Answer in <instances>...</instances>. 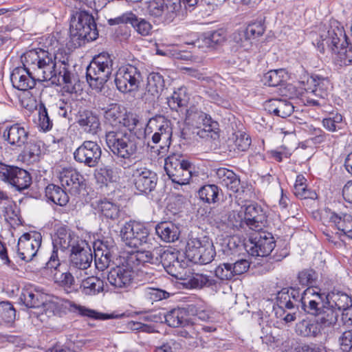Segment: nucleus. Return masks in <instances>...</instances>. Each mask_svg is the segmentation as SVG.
<instances>
[{"mask_svg": "<svg viewBox=\"0 0 352 352\" xmlns=\"http://www.w3.org/2000/svg\"><path fill=\"white\" fill-rule=\"evenodd\" d=\"M339 342L342 352L352 351V330L344 331L340 337Z\"/></svg>", "mask_w": 352, "mask_h": 352, "instance_id": "774afa93", "label": "nucleus"}, {"mask_svg": "<svg viewBox=\"0 0 352 352\" xmlns=\"http://www.w3.org/2000/svg\"><path fill=\"white\" fill-rule=\"evenodd\" d=\"M169 296L168 292L158 288L146 287L143 290V297L152 302L166 299Z\"/></svg>", "mask_w": 352, "mask_h": 352, "instance_id": "4d7b16f0", "label": "nucleus"}, {"mask_svg": "<svg viewBox=\"0 0 352 352\" xmlns=\"http://www.w3.org/2000/svg\"><path fill=\"white\" fill-rule=\"evenodd\" d=\"M186 91L185 87H180L168 98L167 103L171 109L177 111L178 108L186 106L188 100Z\"/></svg>", "mask_w": 352, "mask_h": 352, "instance_id": "3c124183", "label": "nucleus"}, {"mask_svg": "<svg viewBox=\"0 0 352 352\" xmlns=\"http://www.w3.org/2000/svg\"><path fill=\"white\" fill-rule=\"evenodd\" d=\"M145 133L147 135L153 134L152 142L157 144L162 141L164 146H169L172 137V128L170 122L164 116L157 115L149 119Z\"/></svg>", "mask_w": 352, "mask_h": 352, "instance_id": "ddd939ff", "label": "nucleus"}, {"mask_svg": "<svg viewBox=\"0 0 352 352\" xmlns=\"http://www.w3.org/2000/svg\"><path fill=\"white\" fill-rule=\"evenodd\" d=\"M334 62L340 65H349L352 63V48L347 45H340L338 49L332 48Z\"/></svg>", "mask_w": 352, "mask_h": 352, "instance_id": "a18cd8bd", "label": "nucleus"}, {"mask_svg": "<svg viewBox=\"0 0 352 352\" xmlns=\"http://www.w3.org/2000/svg\"><path fill=\"white\" fill-rule=\"evenodd\" d=\"M43 306L45 314L48 316H60L65 313L67 309L72 311H78V313L83 316H87L91 318L99 320H107L110 318L109 315L103 314L96 311L94 309H88L84 306L75 304L74 302L53 297L51 299L46 300L43 298Z\"/></svg>", "mask_w": 352, "mask_h": 352, "instance_id": "0eeeda50", "label": "nucleus"}, {"mask_svg": "<svg viewBox=\"0 0 352 352\" xmlns=\"http://www.w3.org/2000/svg\"><path fill=\"white\" fill-rule=\"evenodd\" d=\"M5 220L11 225H19L21 223L19 210L16 204L11 198L3 204L1 208Z\"/></svg>", "mask_w": 352, "mask_h": 352, "instance_id": "79ce46f5", "label": "nucleus"}, {"mask_svg": "<svg viewBox=\"0 0 352 352\" xmlns=\"http://www.w3.org/2000/svg\"><path fill=\"white\" fill-rule=\"evenodd\" d=\"M76 122L85 133L96 135L101 130L99 117L88 110L80 111L76 117Z\"/></svg>", "mask_w": 352, "mask_h": 352, "instance_id": "b1692460", "label": "nucleus"}, {"mask_svg": "<svg viewBox=\"0 0 352 352\" xmlns=\"http://www.w3.org/2000/svg\"><path fill=\"white\" fill-rule=\"evenodd\" d=\"M46 295L38 287L28 285L23 288L19 299L28 308H38L43 304Z\"/></svg>", "mask_w": 352, "mask_h": 352, "instance_id": "a878e982", "label": "nucleus"}, {"mask_svg": "<svg viewBox=\"0 0 352 352\" xmlns=\"http://www.w3.org/2000/svg\"><path fill=\"white\" fill-rule=\"evenodd\" d=\"M41 142H30L23 151V160L28 164L38 162L41 155Z\"/></svg>", "mask_w": 352, "mask_h": 352, "instance_id": "c03bdc74", "label": "nucleus"}, {"mask_svg": "<svg viewBox=\"0 0 352 352\" xmlns=\"http://www.w3.org/2000/svg\"><path fill=\"white\" fill-rule=\"evenodd\" d=\"M215 276L221 280H231L234 277L232 270V264L223 263L219 265L214 270Z\"/></svg>", "mask_w": 352, "mask_h": 352, "instance_id": "680f3d73", "label": "nucleus"}, {"mask_svg": "<svg viewBox=\"0 0 352 352\" xmlns=\"http://www.w3.org/2000/svg\"><path fill=\"white\" fill-rule=\"evenodd\" d=\"M97 209L107 219H116L120 214L119 206L116 203L107 199L100 200L98 202Z\"/></svg>", "mask_w": 352, "mask_h": 352, "instance_id": "37998d69", "label": "nucleus"}, {"mask_svg": "<svg viewBox=\"0 0 352 352\" xmlns=\"http://www.w3.org/2000/svg\"><path fill=\"white\" fill-rule=\"evenodd\" d=\"M329 221L340 232V236H345L349 239H352V216L349 214H342L339 215L334 212L329 214Z\"/></svg>", "mask_w": 352, "mask_h": 352, "instance_id": "c85d7f7f", "label": "nucleus"}, {"mask_svg": "<svg viewBox=\"0 0 352 352\" xmlns=\"http://www.w3.org/2000/svg\"><path fill=\"white\" fill-rule=\"evenodd\" d=\"M188 284L192 288H202L214 286L217 284V281L210 276L196 274L189 279Z\"/></svg>", "mask_w": 352, "mask_h": 352, "instance_id": "5fc2aeb1", "label": "nucleus"}, {"mask_svg": "<svg viewBox=\"0 0 352 352\" xmlns=\"http://www.w3.org/2000/svg\"><path fill=\"white\" fill-rule=\"evenodd\" d=\"M16 311L13 305L8 301L0 302V316L6 322L15 319Z\"/></svg>", "mask_w": 352, "mask_h": 352, "instance_id": "0e129e2a", "label": "nucleus"}, {"mask_svg": "<svg viewBox=\"0 0 352 352\" xmlns=\"http://www.w3.org/2000/svg\"><path fill=\"white\" fill-rule=\"evenodd\" d=\"M217 178L220 184L226 187L232 192H238L240 189V179L232 171L226 168H219L216 172Z\"/></svg>", "mask_w": 352, "mask_h": 352, "instance_id": "2f4dec72", "label": "nucleus"}, {"mask_svg": "<svg viewBox=\"0 0 352 352\" xmlns=\"http://www.w3.org/2000/svg\"><path fill=\"white\" fill-rule=\"evenodd\" d=\"M203 118H206V113L195 108H190L186 111V121L197 128H201V122L203 120Z\"/></svg>", "mask_w": 352, "mask_h": 352, "instance_id": "e2e57ef3", "label": "nucleus"}, {"mask_svg": "<svg viewBox=\"0 0 352 352\" xmlns=\"http://www.w3.org/2000/svg\"><path fill=\"white\" fill-rule=\"evenodd\" d=\"M165 87L162 75L153 72L148 76L146 92L153 98H158Z\"/></svg>", "mask_w": 352, "mask_h": 352, "instance_id": "e433bc0d", "label": "nucleus"}, {"mask_svg": "<svg viewBox=\"0 0 352 352\" xmlns=\"http://www.w3.org/2000/svg\"><path fill=\"white\" fill-rule=\"evenodd\" d=\"M101 155V148L96 142L86 140L76 149L74 157L76 162L94 168L99 164Z\"/></svg>", "mask_w": 352, "mask_h": 352, "instance_id": "dca6fc26", "label": "nucleus"}, {"mask_svg": "<svg viewBox=\"0 0 352 352\" xmlns=\"http://www.w3.org/2000/svg\"><path fill=\"white\" fill-rule=\"evenodd\" d=\"M317 322L320 324V327H330L336 324L339 316L338 311L333 308L332 306H324L323 305L318 309V313L315 314Z\"/></svg>", "mask_w": 352, "mask_h": 352, "instance_id": "473e14b6", "label": "nucleus"}, {"mask_svg": "<svg viewBox=\"0 0 352 352\" xmlns=\"http://www.w3.org/2000/svg\"><path fill=\"white\" fill-rule=\"evenodd\" d=\"M80 289L85 295L95 296L104 290V282L96 276H89L82 280Z\"/></svg>", "mask_w": 352, "mask_h": 352, "instance_id": "c9c22d12", "label": "nucleus"}, {"mask_svg": "<svg viewBox=\"0 0 352 352\" xmlns=\"http://www.w3.org/2000/svg\"><path fill=\"white\" fill-rule=\"evenodd\" d=\"M134 272L132 268L126 265L116 266L107 274V280L115 289H126L132 283Z\"/></svg>", "mask_w": 352, "mask_h": 352, "instance_id": "6ab92c4d", "label": "nucleus"}, {"mask_svg": "<svg viewBox=\"0 0 352 352\" xmlns=\"http://www.w3.org/2000/svg\"><path fill=\"white\" fill-rule=\"evenodd\" d=\"M326 298L333 303L338 309L340 310L352 304L351 298L346 294L342 292H332L329 294Z\"/></svg>", "mask_w": 352, "mask_h": 352, "instance_id": "6e6d98bb", "label": "nucleus"}, {"mask_svg": "<svg viewBox=\"0 0 352 352\" xmlns=\"http://www.w3.org/2000/svg\"><path fill=\"white\" fill-rule=\"evenodd\" d=\"M86 241L80 239L71 229L66 226H60L57 228L52 240L53 251L47 263L48 268L56 269L60 265L58 251L62 252H72L78 246L84 245Z\"/></svg>", "mask_w": 352, "mask_h": 352, "instance_id": "20e7f679", "label": "nucleus"}, {"mask_svg": "<svg viewBox=\"0 0 352 352\" xmlns=\"http://www.w3.org/2000/svg\"><path fill=\"white\" fill-rule=\"evenodd\" d=\"M148 14L154 18H160L166 23L173 22L182 15L180 0H149L146 3Z\"/></svg>", "mask_w": 352, "mask_h": 352, "instance_id": "9d476101", "label": "nucleus"}, {"mask_svg": "<svg viewBox=\"0 0 352 352\" xmlns=\"http://www.w3.org/2000/svg\"><path fill=\"white\" fill-rule=\"evenodd\" d=\"M0 180L11 184L19 190L28 188L32 182L28 171L2 162H0Z\"/></svg>", "mask_w": 352, "mask_h": 352, "instance_id": "4468645a", "label": "nucleus"}, {"mask_svg": "<svg viewBox=\"0 0 352 352\" xmlns=\"http://www.w3.org/2000/svg\"><path fill=\"white\" fill-rule=\"evenodd\" d=\"M320 38L328 45H331V48L338 49L340 45H347L343 28L339 26L337 22L332 23L327 32L320 35Z\"/></svg>", "mask_w": 352, "mask_h": 352, "instance_id": "bb28decb", "label": "nucleus"}, {"mask_svg": "<svg viewBox=\"0 0 352 352\" xmlns=\"http://www.w3.org/2000/svg\"><path fill=\"white\" fill-rule=\"evenodd\" d=\"M215 256V250L212 242L208 238L204 237L203 246L192 261L200 264L210 263Z\"/></svg>", "mask_w": 352, "mask_h": 352, "instance_id": "4c0bfd02", "label": "nucleus"}, {"mask_svg": "<svg viewBox=\"0 0 352 352\" xmlns=\"http://www.w3.org/2000/svg\"><path fill=\"white\" fill-rule=\"evenodd\" d=\"M321 329L320 324L317 322V319L316 322L304 320L296 326L297 333L305 337H315L320 333Z\"/></svg>", "mask_w": 352, "mask_h": 352, "instance_id": "de8ad7c7", "label": "nucleus"}, {"mask_svg": "<svg viewBox=\"0 0 352 352\" xmlns=\"http://www.w3.org/2000/svg\"><path fill=\"white\" fill-rule=\"evenodd\" d=\"M142 81L139 69L132 65L121 66L116 74L115 83L117 89L122 93L137 91Z\"/></svg>", "mask_w": 352, "mask_h": 352, "instance_id": "9b49d317", "label": "nucleus"}, {"mask_svg": "<svg viewBox=\"0 0 352 352\" xmlns=\"http://www.w3.org/2000/svg\"><path fill=\"white\" fill-rule=\"evenodd\" d=\"M197 135L202 138H215L217 136L216 129L217 123L214 122L211 117L206 113V118H203L201 122V128H199Z\"/></svg>", "mask_w": 352, "mask_h": 352, "instance_id": "49530a36", "label": "nucleus"}, {"mask_svg": "<svg viewBox=\"0 0 352 352\" xmlns=\"http://www.w3.org/2000/svg\"><path fill=\"white\" fill-rule=\"evenodd\" d=\"M246 35L250 36L252 40L256 37L263 35L265 32V27L261 21L251 23L248 25L245 30H243Z\"/></svg>", "mask_w": 352, "mask_h": 352, "instance_id": "338daca9", "label": "nucleus"}, {"mask_svg": "<svg viewBox=\"0 0 352 352\" xmlns=\"http://www.w3.org/2000/svg\"><path fill=\"white\" fill-rule=\"evenodd\" d=\"M39 51L52 53L50 52L49 48L46 50L40 48L35 50H30L25 53L23 56V67L15 68L10 76V80L14 88L25 91L34 88L36 85V80L38 81H43V80L39 79V76L37 74V66L34 65H28L25 62L26 54L32 52H38ZM56 52H54V53Z\"/></svg>", "mask_w": 352, "mask_h": 352, "instance_id": "6e6552de", "label": "nucleus"}, {"mask_svg": "<svg viewBox=\"0 0 352 352\" xmlns=\"http://www.w3.org/2000/svg\"><path fill=\"white\" fill-rule=\"evenodd\" d=\"M120 236L127 246L138 248L148 242L149 230L144 223L131 221L121 228Z\"/></svg>", "mask_w": 352, "mask_h": 352, "instance_id": "f8f14e48", "label": "nucleus"}, {"mask_svg": "<svg viewBox=\"0 0 352 352\" xmlns=\"http://www.w3.org/2000/svg\"><path fill=\"white\" fill-rule=\"evenodd\" d=\"M59 179L65 190L74 195L79 194L80 188L84 186L83 176L72 168H63Z\"/></svg>", "mask_w": 352, "mask_h": 352, "instance_id": "412c9836", "label": "nucleus"}, {"mask_svg": "<svg viewBox=\"0 0 352 352\" xmlns=\"http://www.w3.org/2000/svg\"><path fill=\"white\" fill-rule=\"evenodd\" d=\"M54 280L67 293H71L76 289L75 279L70 272L56 273Z\"/></svg>", "mask_w": 352, "mask_h": 352, "instance_id": "09e8293b", "label": "nucleus"}, {"mask_svg": "<svg viewBox=\"0 0 352 352\" xmlns=\"http://www.w3.org/2000/svg\"><path fill=\"white\" fill-rule=\"evenodd\" d=\"M204 238L190 237L187 242L186 248V256L192 261L197 254L203 246Z\"/></svg>", "mask_w": 352, "mask_h": 352, "instance_id": "bf43d9fd", "label": "nucleus"}, {"mask_svg": "<svg viewBox=\"0 0 352 352\" xmlns=\"http://www.w3.org/2000/svg\"><path fill=\"white\" fill-rule=\"evenodd\" d=\"M253 42L250 36L246 35L243 30L233 33L232 36V52L236 54L240 59L247 57L253 50Z\"/></svg>", "mask_w": 352, "mask_h": 352, "instance_id": "393cba45", "label": "nucleus"}, {"mask_svg": "<svg viewBox=\"0 0 352 352\" xmlns=\"http://www.w3.org/2000/svg\"><path fill=\"white\" fill-rule=\"evenodd\" d=\"M324 294H320L317 288L308 287L302 293L299 289L291 287L287 291L278 292L276 297V305L281 309H301L306 313L314 315L322 305Z\"/></svg>", "mask_w": 352, "mask_h": 352, "instance_id": "f03ea898", "label": "nucleus"}, {"mask_svg": "<svg viewBox=\"0 0 352 352\" xmlns=\"http://www.w3.org/2000/svg\"><path fill=\"white\" fill-rule=\"evenodd\" d=\"M93 256L91 250L87 242L84 245L78 246L70 252L69 255V269L78 270L80 272H84L85 274L87 273L86 270L91 266L92 263Z\"/></svg>", "mask_w": 352, "mask_h": 352, "instance_id": "aec40b11", "label": "nucleus"}, {"mask_svg": "<svg viewBox=\"0 0 352 352\" xmlns=\"http://www.w3.org/2000/svg\"><path fill=\"white\" fill-rule=\"evenodd\" d=\"M228 224L233 228L239 230L246 226V219L244 218V214L242 208L240 211L232 210L230 212L228 218Z\"/></svg>", "mask_w": 352, "mask_h": 352, "instance_id": "052dcab7", "label": "nucleus"}, {"mask_svg": "<svg viewBox=\"0 0 352 352\" xmlns=\"http://www.w3.org/2000/svg\"><path fill=\"white\" fill-rule=\"evenodd\" d=\"M106 143L111 151L123 159H131L138 152L139 139L132 132L116 129L106 133Z\"/></svg>", "mask_w": 352, "mask_h": 352, "instance_id": "7ed1b4c3", "label": "nucleus"}, {"mask_svg": "<svg viewBox=\"0 0 352 352\" xmlns=\"http://www.w3.org/2000/svg\"><path fill=\"white\" fill-rule=\"evenodd\" d=\"M28 136V129L19 123L6 126L3 133L4 140L14 147L23 146L27 142Z\"/></svg>", "mask_w": 352, "mask_h": 352, "instance_id": "5701e85b", "label": "nucleus"}, {"mask_svg": "<svg viewBox=\"0 0 352 352\" xmlns=\"http://www.w3.org/2000/svg\"><path fill=\"white\" fill-rule=\"evenodd\" d=\"M45 196L49 201L61 206H65L69 201L65 190L54 184H49L45 188Z\"/></svg>", "mask_w": 352, "mask_h": 352, "instance_id": "58836bf2", "label": "nucleus"}, {"mask_svg": "<svg viewBox=\"0 0 352 352\" xmlns=\"http://www.w3.org/2000/svg\"><path fill=\"white\" fill-rule=\"evenodd\" d=\"M113 70V59L107 53L96 56L87 68V79L89 85L101 91L109 79Z\"/></svg>", "mask_w": 352, "mask_h": 352, "instance_id": "423d86ee", "label": "nucleus"}, {"mask_svg": "<svg viewBox=\"0 0 352 352\" xmlns=\"http://www.w3.org/2000/svg\"><path fill=\"white\" fill-rule=\"evenodd\" d=\"M287 78V73L285 69H273L267 72L263 75L262 81L265 85L276 87L286 82Z\"/></svg>", "mask_w": 352, "mask_h": 352, "instance_id": "a19ab883", "label": "nucleus"}, {"mask_svg": "<svg viewBox=\"0 0 352 352\" xmlns=\"http://www.w3.org/2000/svg\"><path fill=\"white\" fill-rule=\"evenodd\" d=\"M69 34L75 45H80L85 41H92L98 38V31L94 16L82 11L71 21Z\"/></svg>", "mask_w": 352, "mask_h": 352, "instance_id": "39448f33", "label": "nucleus"}, {"mask_svg": "<svg viewBox=\"0 0 352 352\" xmlns=\"http://www.w3.org/2000/svg\"><path fill=\"white\" fill-rule=\"evenodd\" d=\"M244 218L246 219V226L253 230H259L262 228L265 216L262 208L257 204H250L244 209L242 208Z\"/></svg>", "mask_w": 352, "mask_h": 352, "instance_id": "cd10ccee", "label": "nucleus"}, {"mask_svg": "<svg viewBox=\"0 0 352 352\" xmlns=\"http://www.w3.org/2000/svg\"><path fill=\"white\" fill-rule=\"evenodd\" d=\"M111 21H113V24L129 23L139 34L144 36L151 33L152 25L146 19L138 17L132 12H126Z\"/></svg>", "mask_w": 352, "mask_h": 352, "instance_id": "4be33fe9", "label": "nucleus"}, {"mask_svg": "<svg viewBox=\"0 0 352 352\" xmlns=\"http://www.w3.org/2000/svg\"><path fill=\"white\" fill-rule=\"evenodd\" d=\"M156 233L165 242H174L179 239V229L172 222H162L155 228Z\"/></svg>", "mask_w": 352, "mask_h": 352, "instance_id": "72a5a7b5", "label": "nucleus"}, {"mask_svg": "<svg viewBox=\"0 0 352 352\" xmlns=\"http://www.w3.org/2000/svg\"><path fill=\"white\" fill-rule=\"evenodd\" d=\"M28 65H36L39 79L46 80L51 85H60L65 84L64 89L69 92V96H65L60 100V105H64L70 116L77 108L78 101L74 98L75 87L72 86V74L69 71V55L65 51L58 50L56 53L39 51L32 52L25 55Z\"/></svg>", "mask_w": 352, "mask_h": 352, "instance_id": "f257e3e1", "label": "nucleus"}, {"mask_svg": "<svg viewBox=\"0 0 352 352\" xmlns=\"http://www.w3.org/2000/svg\"><path fill=\"white\" fill-rule=\"evenodd\" d=\"M124 116V111L120 107L116 104L110 105L104 113V118L113 126L120 127L121 119Z\"/></svg>", "mask_w": 352, "mask_h": 352, "instance_id": "603ef678", "label": "nucleus"}, {"mask_svg": "<svg viewBox=\"0 0 352 352\" xmlns=\"http://www.w3.org/2000/svg\"><path fill=\"white\" fill-rule=\"evenodd\" d=\"M265 108L270 113H274L281 118H286L292 113L294 107L289 101L274 98L267 101Z\"/></svg>", "mask_w": 352, "mask_h": 352, "instance_id": "c756f323", "label": "nucleus"}, {"mask_svg": "<svg viewBox=\"0 0 352 352\" xmlns=\"http://www.w3.org/2000/svg\"><path fill=\"white\" fill-rule=\"evenodd\" d=\"M95 177L98 184L105 186L110 182H116L117 179L114 170L109 167L100 168L95 174Z\"/></svg>", "mask_w": 352, "mask_h": 352, "instance_id": "13d9d810", "label": "nucleus"}, {"mask_svg": "<svg viewBox=\"0 0 352 352\" xmlns=\"http://www.w3.org/2000/svg\"><path fill=\"white\" fill-rule=\"evenodd\" d=\"M131 177L135 188L144 193L154 190L157 182L155 173L140 165L132 168Z\"/></svg>", "mask_w": 352, "mask_h": 352, "instance_id": "f3484780", "label": "nucleus"}, {"mask_svg": "<svg viewBox=\"0 0 352 352\" xmlns=\"http://www.w3.org/2000/svg\"><path fill=\"white\" fill-rule=\"evenodd\" d=\"M251 144V139L249 135L244 132L237 131L233 133L229 140L228 146L230 151H233L239 154L248 151Z\"/></svg>", "mask_w": 352, "mask_h": 352, "instance_id": "f704fd0d", "label": "nucleus"}, {"mask_svg": "<svg viewBox=\"0 0 352 352\" xmlns=\"http://www.w3.org/2000/svg\"><path fill=\"white\" fill-rule=\"evenodd\" d=\"M294 193L300 199H314L316 196L315 192L307 189L306 179L302 175H298L296 177L294 186Z\"/></svg>", "mask_w": 352, "mask_h": 352, "instance_id": "8fccbe9b", "label": "nucleus"}, {"mask_svg": "<svg viewBox=\"0 0 352 352\" xmlns=\"http://www.w3.org/2000/svg\"><path fill=\"white\" fill-rule=\"evenodd\" d=\"M159 254H160V248H155L152 252L150 251H136L129 257V262L134 266H139L146 263L157 265L159 264Z\"/></svg>", "mask_w": 352, "mask_h": 352, "instance_id": "7c9ffc66", "label": "nucleus"}, {"mask_svg": "<svg viewBox=\"0 0 352 352\" xmlns=\"http://www.w3.org/2000/svg\"><path fill=\"white\" fill-rule=\"evenodd\" d=\"M219 189L214 184H208L202 186L198 193L199 198L206 203H215L218 200Z\"/></svg>", "mask_w": 352, "mask_h": 352, "instance_id": "864d4df0", "label": "nucleus"}, {"mask_svg": "<svg viewBox=\"0 0 352 352\" xmlns=\"http://www.w3.org/2000/svg\"><path fill=\"white\" fill-rule=\"evenodd\" d=\"M165 322L170 327H178L188 323L187 314L184 309H173L166 314H163Z\"/></svg>", "mask_w": 352, "mask_h": 352, "instance_id": "ea45409f", "label": "nucleus"}, {"mask_svg": "<svg viewBox=\"0 0 352 352\" xmlns=\"http://www.w3.org/2000/svg\"><path fill=\"white\" fill-rule=\"evenodd\" d=\"M275 245V241L272 234L261 232L251 236L245 247L250 255L263 257L270 255Z\"/></svg>", "mask_w": 352, "mask_h": 352, "instance_id": "2eb2a0df", "label": "nucleus"}, {"mask_svg": "<svg viewBox=\"0 0 352 352\" xmlns=\"http://www.w3.org/2000/svg\"><path fill=\"white\" fill-rule=\"evenodd\" d=\"M342 121V116L341 114H331L329 117L323 119L322 124L326 129L330 131H336L337 129H340L339 124Z\"/></svg>", "mask_w": 352, "mask_h": 352, "instance_id": "69168bd1", "label": "nucleus"}, {"mask_svg": "<svg viewBox=\"0 0 352 352\" xmlns=\"http://www.w3.org/2000/svg\"><path fill=\"white\" fill-rule=\"evenodd\" d=\"M164 169L172 182L179 185L188 184L192 176V164L180 153L169 155L165 159Z\"/></svg>", "mask_w": 352, "mask_h": 352, "instance_id": "1a4fd4ad", "label": "nucleus"}, {"mask_svg": "<svg viewBox=\"0 0 352 352\" xmlns=\"http://www.w3.org/2000/svg\"><path fill=\"white\" fill-rule=\"evenodd\" d=\"M42 236L39 232L23 234L19 239L17 252L19 256L26 262L31 261L36 255L41 245Z\"/></svg>", "mask_w": 352, "mask_h": 352, "instance_id": "a211bd4d", "label": "nucleus"}]
</instances>
